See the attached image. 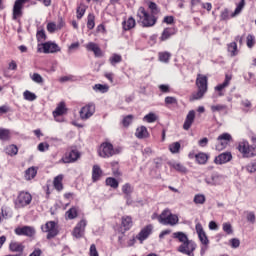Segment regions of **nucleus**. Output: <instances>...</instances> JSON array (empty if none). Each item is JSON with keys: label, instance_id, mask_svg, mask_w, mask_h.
<instances>
[{"label": "nucleus", "instance_id": "obj_1", "mask_svg": "<svg viewBox=\"0 0 256 256\" xmlns=\"http://www.w3.org/2000/svg\"><path fill=\"white\" fill-rule=\"evenodd\" d=\"M172 237L181 243L177 248L178 253H182V255L195 256L194 252L195 249H197V244L193 240H189V237L185 232H174Z\"/></svg>", "mask_w": 256, "mask_h": 256}, {"label": "nucleus", "instance_id": "obj_2", "mask_svg": "<svg viewBox=\"0 0 256 256\" xmlns=\"http://www.w3.org/2000/svg\"><path fill=\"white\" fill-rule=\"evenodd\" d=\"M122 151L123 148L121 146L113 147V144L110 142H103L99 147L98 155L103 159H109L113 155H119Z\"/></svg>", "mask_w": 256, "mask_h": 256}, {"label": "nucleus", "instance_id": "obj_3", "mask_svg": "<svg viewBox=\"0 0 256 256\" xmlns=\"http://www.w3.org/2000/svg\"><path fill=\"white\" fill-rule=\"evenodd\" d=\"M137 21L141 27H153L157 23V17L145 11L144 7H140L137 11Z\"/></svg>", "mask_w": 256, "mask_h": 256}, {"label": "nucleus", "instance_id": "obj_4", "mask_svg": "<svg viewBox=\"0 0 256 256\" xmlns=\"http://www.w3.org/2000/svg\"><path fill=\"white\" fill-rule=\"evenodd\" d=\"M158 221L162 225L174 226V225H177V223H179V217L175 214H172L169 209H166L158 217Z\"/></svg>", "mask_w": 256, "mask_h": 256}, {"label": "nucleus", "instance_id": "obj_5", "mask_svg": "<svg viewBox=\"0 0 256 256\" xmlns=\"http://www.w3.org/2000/svg\"><path fill=\"white\" fill-rule=\"evenodd\" d=\"M238 150L242 153L243 157H255L256 145H249V142L243 140L238 145Z\"/></svg>", "mask_w": 256, "mask_h": 256}, {"label": "nucleus", "instance_id": "obj_6", "mask_svg": "<svg viewBox=\"0 0 256 256\" xmlns=\"http://www.w3.org/2000/svg\"><path fill=\"white\" fill-rule=\"evenodd\" d=\"M38 53H59L61 47L53 42H45L43 44H38Z\"/></svg>", "mask_w": 256, "mask_h": 256}, {"label": "nucleus", "instance_id": "obj_7", "mask_svg": "<svg viewBox=\"0 0 256 256\" xmlns=\"http://www.w3.org/2000/svg\"><path fill=\"white\" fill-rule=\"evenodd\" d=\"M93 115H95V103L93 102L86 104L80 110V118L83 121H87V119H90Z\"/></svg>", "mask_w": 256, "mask_h": 256}, {"label": "nucleus", "instance_id": "obj_8", "mask_svg": "<svg viewBox=\"0 0 256 256\" xmlns=\"http://www.w3.org/2000/svg\"><path fill=\"white\" fill-rule=\"evenodd\" d=\"M31 201H33V196L29 192H20L16 199V205L17 207H27V205H31Z\"/></svg>", "mask_w": 256, "mask_h": 256}, {"label": "nucleus", "instance_id": "obj_9", "mask_svg": "<svg viewBox=\"0 0 256 256\" xmlns=\"http://www.w3.org/2000/svg\"><path fill=\"white\" fill-rule=\"evenodd\" d=\"M42 231L47 234V239H53V237H57L59 231H57V227L55 221L47 222L44 226H42Z\"/></svg>", "mask_w": 256, "mask_h": 256}, {"label": "nucleus", "instance_id": "obj_10", "mask_svg": "<svg viewBox=\"0 0 256 256\" xmlns=\"http://www.w3.org/2000/svg\"><path fill=\"white\" fill-rule=\"evenodd\" d=\"M204 181L210 187H217V185H223V177L217 173H212L210 176H206Z\"/></svg>", "mask_w": 256, "mask_h": 256}, {"label": "nucleus", "instance_id": "obj_11", "mask_svg": "<svg viewBox=\"0 0 256 256\" xmlns=\"http://www.w3.org/2000/svg\"><path fill=\"white\" fill-rule=\"evenodd\" d=\"M14 233L18 236L33 237L36 232L33 226H22L15 228Z\"/></svg>", "mask_w": 256, "mask_h": 256}, {"label": "nucleus", "instance_id": "obj_12", "mask_svg": "<svg viewBox=\"0 0 256 256\" xmlns=\"http://www.w3.org/2000/svg\"><path fill=\"white\" fill-rule=\"evenodd\" d=\"M85 227H87V221L81 220L72 232L73 237L81 239L85 235Z\"/></svg>", "mask_w": 256, "mask_h": 256}, {"label": "nucleus", "instance_id": "obj_13", "mask_svg": "<svg viewBox=\"0 0 256 256\" xmlns=\"http://www.w3.org/2000/svg\"><path fill=\"white\" fill-rule=\"evenodd\" d=\"M81 157V153L77 150H71L67 152L64 157L61 159L62 163H75Z\"/></svg>", "mask_w": 256, "mask_h": 256}, {"label": "nucleus", "instance_id": "obj_14", "mask_svg": "<svg viewBox=\"0 0 256 256\" xmlns=\"http://www.w3.org/2000/svg\"><path fill=\"white\" fill-rule=\"evenodd\" d=\"M195 229L200 243H202V245H209V238L207 237V233H205V230L203 229V225H201V223H198L196 224Z\"/></svg>", "mask_w": 256, "mask_h": 256}, {"label": "nucleus", "instance_id": "obj_15", "mask_svg": "<svg viewBox=\"0 0 256 256\" xmlns=\"http://www.w3.org/2000/svg\"><path fill=\"white\" fill-rule=\"evenodd\" d=\"M28 0H16L13 7V19H17L23 15V5L27 3Z\"/></svg>", "mask_w": 256, "mask_h": 256}, {"label": "nucleus", "instance_id": "obj_16", "mask_svg": "<svg viewBox=\"0 0 256 256\" xmlns=\"http://www.w3.org/2000/svg\"><path fill=\"white\" fill-rule=\"evenodd\" d=\"M232 159L233 154H231V152H224L215 157L214 163L216 165H225V163H229Z\"/></svg>", "mask_w": 256, "mask_h": 256}, {"label": "nucleus", "instance_id": "obj_17", "mask_svg": "<svg viewBox=\"0 0 256 256\" xmlns=\"http://www.w3.org/2000/svg\"><path fill=\"white\" fill-rule=\"evenodd\" d=\"M194 122H195V110H190L184 121L183 129L185 131H189V129H191V125H193Z\"/></svg>", "mask_w": 256, "mask_h": 256}, {"label": "nucleus", "instance_id": "obj_18", "mask_svg": "<svg viewBox=\"0 0 256 256\" xmlns=\"http://www.w3.org/2000/svg\"><path fill=\"white\" fill-rule=\"evenodd\" d=\"M198 89L207 92V76L198 74L196 79Z\"/></svg>", "mask_w": 256, "mask_h": 256}, {"label": "nucleus", "instance_id": "obj_19", "mask_svg": "<svg viewBox=\"0 0 256 256\" xmlns=\"http://www.w3.org/2000/svg\"><path fill=\"white\" fill-rule=\"evenodd\" d=\"M152 231H153V225H147L140 231V233L137 236V239L141 241V243H143V241H145V239L149 237V234L152 233Z\"/></svg>", "mask_w": 256, "mask_h": 256}, {"label": "nucleus", "instance_id": "obj_20", "mask_svg": "<svg viewBox=\"0 0 256 256\" xmlns=\"http://www.w3.org/2000/svg\"><path fill=\"white\" fill-rule=\"evenodd\" d=\"M86 49L87 51H93L95 57H101L103 55V52L97 43L89 42L86 44Z\"/></svg>", "mask_w": 256, "mask_h": 256}, {"label": "nucleus", "instance_id": "obj_21", "mask_svg": "<svg viewBox=\"0 0 256 256\" xmlns=\"http://www.w3.org/2000/svg\"><path fill=\"white\" fill-rule=\"evenodd\" d=\"M135 137H137V139H147L149 137V131L147 130V127H138L135 132Z\"/></svg>", "mask_w": 256, "mask_h": 256}, {"label": "nucleus", "instance_id": "obj_22", "mask_svg": "<svg viewBox=\"0 0 256 256\" xmlns=\"http://www.w3.org/2000/svg\"><path fill=\"white\" fill-rule=\"evenodd\" d=\"M212 113H223V115H227L229 113V108L225 104H218L211 106Z\"/></svg>", "mask_w": 256, "mask_h": 256}, {"label": "nucleus", "instance_id": "obj_23", "mask_svg": "<svg viewBox=\"0 0 256 256\" xmlns=\"http://www.w3.org/2000/svg\"><path fill=\"white\" fill-rule=\"evenodd\" d=\"M121 227L124 228V231H129L133 227V219L130 216H123Z\"/></svg>", "mask_w": 256, "mask_h": 256}, {"label": "nucleus", "instance_id": "obj_24", "mask_svg": "<svg viewBox=\"0 0 256 256\" xmlns=\"http://www.w3.org/2000/svg\"><path fill=\"white\" fill-rule=\"evenodd\" d=\"M65 113H67L65 102H60L56 109L53 111V117H60V115H65Z\"/></svg>", "mask_w": 256, "mask_h": 256}, {"label": "nucleus", "instance_id": "obj_25", "mask_svg": "<svg viewBox=\"0 0 256 256\" xmlns=\"http://www.w3.org/2000/svg\"><path fill=\"white\" fill-rule=\"evenodd\" d=\"M53 185L56 191H63V174H60L54 178Z\"/></svg>", "mask_w": 256, "mask_h": 256}, {"label": "nucleus", "instance_id": "obj_26", "mask_svg": "<svg viewBox=\"0 0 256 256\" xmlns=\"http://www.w3.org/2000/svg\"><path fill=\"white\" fill-rule=\"evenodd\" d=\"M101 175H103V170L99 165H94L92 170V179L93 181H99L101 179Z\"/></svg>", "mask_w": 256, "mask_h": 256}, {"label": "nucleus", "instance_id": "obj_27", "mask_svg": "<svg viewBox=\"0 0 256 256\" xmlns=\"http://www.w3.org/2000/svg\"><path fill=\"white\" fill-rule=\"evenodd\" d=\"M37 176V168L35 167H30L25 171V179L27 181H31V179H35Z\"/></svg>", "mask_w": 256, "mask_h": 256}, {"label": "nucleus", "instance_id": "obj_28", "mask_svg": "<svg viewBox=\"0 0 256 256\" xmlns=\"http://www.w3.org/2000/svg\"><path fill=\"white\" fill-rule=\"evenodd\" d=\"M229 83H231V75L226 74L225 75V80L222 84H219L215 87L216 91H223V89H225V87H229Z\"/></svg>", "mask_w": 256, "mask_h": 256}, {"label": "nucleus", "instance_id": "obj_29", "mask_svg": "<svg viewBox=\"0 0 256 256\" xmlns=\"http://www.w3.org/2000/svg\"><path fill=\"white\" fill-rule=\"evenodd\" d=\"M124 31H130V29H133L135 27V18L130 17L128 20L124 21L122 23Z\"/></svg>", "mask_w": 256, "mask_h": 256}, {"label": "nucleus", "instance_id": "obj_30", "mask_svg": "<svg viewBox=\"0 0 256 256\" xmlns=\"http://www.w3.org/2000/svg\"><path fill=\"white\" fill-rule=\"evenodd\" d=\"M195 157L199 165H205V163H207V161L209 160V156L203 152L196 154Z\"/></svg>", "mask_w": 256, "mask_h": 256}, {"label": "nucleus", "instance_id": "obj_31", "mask_svg": "<svg viewBox=\"0 0 256 256\" xmlns=\"http://www.w3.org/2000/svg\"><path fill=\"white\" fill-rule=\"evenodd\" d=\"M121 61H123V57L120 54H113L109 58V63L112 65V67H115V65H117V63H121Z\"/></svg>", "mask_w": 256, "mask_h": 256}, {"label": "nucleus", "instance_id": "obj_32", "mask_svg": "<svg viewBox=\"0 0 256 256\" xmlns=\"http://www.w3.org/2000/svg\"><path fill=\"white\" fill-rule=\"evenodd\" d=\"M171 35H175V30L172 28H166L162 32L161 41H167Z\"/></svg>", "mask_w": 256, "mask_h": 256}, {"label": "nucleus", "instance_id": "obj_33", "mask_svg": "<svg viewBox=\"0 0 256 256\" xmlns=\"http://www.w3.org/2000/svg\"><path fill=\"white\" fill-rule=\"evenodd\" d=\"M193 201L195 205H205V201H207V198L204 194H196Z\"/></svg>", "mask_w": 256, "mask_h": 256}, {"label": "nucleus", "instance_id": "obj_34", "mask_svg": "<svg viewBox=\"0 0 256 256\" xmlns=\"http://www.w3.org/2000/svg\"><path fill=\"white\" fill-rule=\"evenodd\" d=\"M11 139V132L5 128L0 129V140L9 141Z\"/></svg>", "mask_w": 256, "mask_h": 256}, {"label": "nucleus", "instance_id": "obj_35", "mask_svg": "<svg viewBox=\"0 0 256 256\" xmlns=\"http://www.w3.org/2000/svg\"><path fill=\"white\" fill-rule=\"evenodd\" d=\"M78 215V210L76 207H72L70 208L67 212H66V219H76Z\"/></svg>", "mask_w": 256, "mask_h": 256}, {"label": "nucleus", "instance_id": "obj_36", "mask_svg": "<svg viewBox=\"0 0 256 256\" xmlns=\"http://www.w3.org/2000/svg\"><path fill=\"white\" fill-rule=\"evenodd\" d=\"M6 153L7 155H10V157H13L19 153V148H17L16 145H10L6 147Z\"/></svg>", "mask_w": 256, "mask_h": 256}, {"label": "nucleus", "instance_id": "obj_37", "mask_svg": "<svg viewBox=\"0 0 256 256\" xmlns=\"http://www.w3.org/2000/svg\"><path fill=\"white\" fill-rule=\"evenodd\" d=\"M205 90L198 89V91L190 97V101H197L199 99H203V96L205 95Z\"/></svg>", "mask_w": 256, "mask_h": 256}, {"label": "nucleus", "instance_id": "obj_38", "mask_svg": "<svg viewBox=\"0 0 256 256\" xmlns=\"http://www.w3.org/2000/svg\"><path fill=\"white\" fill-rule=\"evenodd\" d=\"M106 185L108 187H112V189H117V187H119V182L117 181V179L109 177L106 179Z\"/></svg>", "mask_w": 256, "mask_h": 256}, {"label": "nucleus", "instance_id": "obj_39", "mask_svg": "<svg viewBox=\"0 0 256 256\" xmlns=\"http://www.w3.org/2000/svg\"><path fill=\"white\" fill-rule=\"evenodd\" d=\"M228 53H230L231 57H235L237 55L238 50L236 42H232L228 45Z\"/></svg>", "mask_w": 256, "mask_h": 256}, {"label": "nucleus", "instance_id": "obj_40", "mask_svg": "<svg viewBox=\"0 0 256 256\" xmlns=\"http://www.w3.org/2000/svg\"><path fill=\"white\" fill-rule=\"evenodd\" d=\"M222 229L225 234L227 235H233V226L229 222H225L222 224Z\"/></svg>", "mask_w": 256, "mask_h": 256}, {"label": "nucleus", "instance_id": "obj_41", "mask_svg": "<svg viewBox=\"0 0 256 256\" xmlns=\"http://www.w3.org/2000/svg\"><path fill=\"white\" fill-rule=\"evenodd\" d=\"M143 121H146L147 123H155V121H157V115L153 112H150L144 116Z\"/></svg>", "mask_w": 256, "mask_h": 256}, {"label": "nucleus", "instance_id": "obj_42", "mask_svg": "<svg viewBox=\"0 0 256 256\" xmlns=\"http://www.w3.org/2000/svg\"><path fill=\"white\" fill-rule=\"evenodd\" d=\"M169 59H171V53L169 52L159 53V61H161L162 63H169Z\"/></svg>", "mask_w": 256, "mask_h": 256}, {"label": "nucleus", "instance_id": "obj_43", "mask_svg": "<svg viewBox=\"0 0 256 256\" xmlns=\"http://www.w3.org/2000/svg\"><path fill=\"white\" fill-rule=\"evenodd\" d=\"M87 28L92 30L95 29V15L89 14L87 18Z\"/></svg>", "mask_w": 256, "mask_h": 256}, {"label": "nucleus", "instance_id": "obj_44", "mask_svg": "<svg viewBox=\"0 0 256 256\" xmlns=\"http://www.w3.org/2000/svg\"><path fill=\"white\" fill-rule=\"evenodd\" d=\"M148 7L151 11V15H153L154 17H155V15H159L160 10L155 2H149Z\"/></svg>", "mask_w": 256, "mask_h": 256}, {"label": "nucleus", "instance_id": "obj_45", "mask_svg": "<svg viewBox=\"0 0 256 256\" xmlns=\"http://www.w3.org/2000/svg\"><path fill=\"white\" fill-rule=\"evenodd\" d=\"M23 97L26 101H35V99H37V95H35V93H33L29 90H26L23 93Z\"/></svg>", "mask_w": 256, "mask_h": 256}, {"label": "nucleus", "instance_id": "obj_46", "mask_svg": "<svg viewBox=\"0 0 256 256\" xmlns=\"http://www.w3.org/2000/svg\"><path fill=\"white\" fill-rule=\"evenodd\" d=\"M122 193H125L126 197H129L133 193V186L129 183L124 184L122 186Z\"/></svg>", "mask_w": 256, "mask_h": 256}, {"label": "nucleus", "instance_id": "obj_47", "mask_svg": "<svg viewBox=\"0 0 256 256\" xmlns=\"http://www.w3.org/2000/svg\"><path fill=\"white\" fill-rule=\"evenodd\" d=\"M245 7V0H241L239 4L237 5L234 13L231 14V17H236V15H239L241 11H243V8Z\"/></svg>", "mask_w": 256, "mask_h": 256}, {"label": "nucleus", "instance_id": "obj_48", "mask_svg": "<svg viewBox=\"0 0 256 256\" xmlns=\"http://www.w3.org/2000/svg\"><path fill=\"white\" fill-rule=\"evenodd\" d=\"M94 91H99L100 93H107L109 91L108 85L96 84L93 86Z\"/></svg>", "mask_w": 256, "mask_h": 256}, {"label": "nucleus", "instance_id": "obj_49", "mask_svg": "<svg viewBox=\"0 0 256 256\" xmlns=\"http://www.w3.org/2000/svg\"><path fill=\"white\" fill-rule=\"evenodd\" d=\"M246 45L248 49H253L255 47V36L249 34L246 38Z\"/></svg>", "mask_w": 256, "mask_h": 256}, {"label": "nucleus", "instance_id": "obj_50", "mask_svg": "<svg viewBox=\"0 0 256 256\" xmlns=\"http://www.w3.org/2000/svg\"><path fill=\"white\" fill-rule=\"evenodd\" d=\"M179 149H181V144L179 142H174L169 145V151L172 153H178Z\"/></svg>", "mask_w": 256, "mask_h": 256}, {"label": "nucleus", "instance_id": "obj_51", "mask_svg": "<svg viewBox=\"0 0 256 256\" xmlns=\"http://www.w3.org/2000/svg\"><path fill=\"white\" fill-rule=\"evenodd\" d=\"M217 145H216V150L217 151H223V149H225V147H227V145L229 144V142L225 141V140H217Z\"/></svg>", "mask_w": 256, "mask_h": 256}, {"label": "nucleus", "instance_id": "obj_52", "mask_svg": "<svg viewBox=\"0 0 256 256\" xmlns=\"http://www.w3.org/2000/svg\"><path fill=\"white\" fill-rule=\"evenodd\" d=\"M85 11H86L85 5L78 6V8L76 10L77 19H82L83 15H85Z\"/></svg>", "mask_w": 256, "mask_h": 256}, {"label": "nucleus", "instance_id": "obj_53", "mask_svg": "<svg viewBox=\"0 0 256 256\" xmlns=\"http://www.w3.org/2000/svg\"><path fill=\"white\" fill-rule=\"evenodd\" d=\"M133 115H128L126 117H124L122 124L124 127H129V125H131L133 123Z\"/></svg>", "mask_w": 256, "mask_h": 256}, {"label": "nucleus", "instance_id": "obj_54", "mask_svg": "<svg viewBox=\"0 0 256 256\" xmlns=\"http://www.w3.org/2000/svg\"><path fill=\"white\" fill-rule=\"evenodd\" d=\"M31 79H32V81H34V83H38V84H41L44 81L43 76H41L39 73H34L31 76Z\"/></svg>", "mask_w": 256, "mask_h": 256}, {"label": "nucleus", "instance_id": "obj_55", "mask_svg": "<svg viewBox=\"0 0 256 256\" xmlns=\"http://www.w3.org/2000/svg\"><path fill=\"white\" fill-rule=\"evenodd\" d=\"M172 167L180 173H185L187 171V168H185V166H183L181 163H174Z\"/></svg>", "mask_w": 256, "mask_h": 256}, {"label": "nucleus", "instance_id": "obj_56", "mask_svg": "<svg viewBox=\"0 0 256 256\" xmlns=\"http://www.w3.org/2000/svg\"><path fill=\"white\" fill-rule=\"evenodd\" d=\"M37 40L39 42L45 41L47 39V35L45 34V30H39L36 34Z\"/></svg>", "mask_w": 256, "mask_h": 256}, {"label": "nucleus", "instance_id": "obj_57", "mask_svg": "<svg viewBox=\"0 0 256 256\" xmlns=\"http://www.w3.org/2000/svg\"><path fill=\"white\" fill-rule=\"evenodd\" d=\"M232 137L229 133H223L222 135L218 136L217 141H231Z\"/></svg>", "mask_w": 256, "mask_h": 256}, {"label": "nucleus", "instance_id": "obj_58", "mask_svg": "<svg viewBox=\"0 0 256 256\" xmlns=\"http://www.w3.org/2000/svg\"><path fill=\"white\" fill-rule=\"evenodd\" d=\"M57 29H59L57 27V24H55V22H50L47 24V31L49 33H55V31H57Z\"/></svg>", "mask_w": 256, "mask_h": 256}, {"label": "nucleus", "instance_id": "obj_59", "mask_svg": "<svg viewBox=\"0 0 256 256\" xmlns=\"http://www.w3.org/2000/svg\"><path fill=\"white\" fill-rule=\"evenodd\" d=\"M38 151L41 153H45V151H49V144L46 142H42L38 145Z\"/></svg>", "mask_w": 256, "mask_h": 256}, {"label": "nucleus", "instance_id": "obj_60", "mask_svg": "<svg viewBox=\"0 0 256 256\" xmlns=\"http://www.w3.org/2000/svg\"><path fill=\"white\" fill-rule=\"evenodd\" d=\"M165 103H166V105H175V103H177V98L172 97V96H167L165 98Z\"/></svg>", "mask_w": 256, "mask_h": 256}, {"label": "nucleus", "instance_id": "obj_61", "mask_svg": "<svg viewBox=\"0 0 256 256\" xmlns=\"http://www.w3.org/2000/svg\"><path fill=\"white\" fill-rule=\"evenodd\" d=\"M246 169H247L248 173H255V171H256V161L251 162L250 164H248L246 166Z\"/></svg>", "mask_w": 256, "mask_h": 256}, {"label": "nucleus", "instance_id": "obj_62", "mask_svg": "<svg viewBox=\"0 0 256 256\" xmlns=\"http://www.w3.org/2000/svg\"><path fill=\"white\" fill-rule=\"evenodd\" d=\"M220 19H221V21H227V19H229V10L228 9H224L221 12Z\"/></svg>", "mask_w": 256, "mask_h": 256}, {"label": "nucleus", "instance_id": "obj_63", "mask_svg": "<svg viewBox=\"0 0 256 256\" xmlns=\"http://www.w3.org/2000/svg\"><path fill=\"white\" fill-rule=\"evenodd\" d=\"M246 219H247V221H249V223H252V224L255 223V221H256L255 213L248 212Z\"/></svg>", "mask_w": 256, "mask_h": 256}, {"label": "nucleus", "instance_id": "obj_64", "mask_svg": "<svg viewBox=\"0 0 256 256\" xmlns=\"http://www.w3.org/2000/svg\"><path fill=\"white\" fill-rule=\"evenodd\" d=\"M90 256H99V252H97V247L95 244L90 246Z\"/></svg>", "mask_w": 256, "mask_h": 256}]
</instances>
